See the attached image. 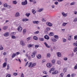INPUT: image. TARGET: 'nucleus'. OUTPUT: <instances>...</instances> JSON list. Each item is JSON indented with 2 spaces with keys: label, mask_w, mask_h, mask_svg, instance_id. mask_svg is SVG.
I'll list each match as a JSON object with an SVG mask.
<instances>
[{
  "label": "nucleus",
  "mask_w": 77,
  "mask_h": 77,
  "mask_svg": "<svg viewBox=\"0 0 77 77\" xmlns=\"http://www.w3.org/2000/svg\"><path fill=\"white\" fill-rule=\"evenodd\" d=\"M6 69L7 70H9V65H7V68Z\"/></svg>",
  "instance_id": "6e6d98bb"
},
{
  "label": "nucleus",
  "mask_w": 77,
  "mask_h": 77,
  "mask_svg": "<svg viewBox=\"0 0 77 77\" xmlns=\"http://www.w3.org/2000/svg\"><path fill=\"white\" fill-rule=\"evenodd\" d=\"M61 14L62 15H63L64 17H66V16H67L68 15V14H65V13L64 12L62 13Z\"/></svg>",
  "instance_id": "423d86ee"
},
{
  "label": "nucleus",
  "mask_w": 77,
  "mask_h": 77,
  "mask_svg": "<svg viewBox=\"0 0 77 77\" xmlns=\"http://www.w3.org/2000/svg\"><path fill=\"white\" fill-rule=\"evenodd\" d=\"M63 42H65L66 41V39H65L64 38H62V40Z\"/></svg>",
  "instance_id": "bb28decb"
},
{
  "label": "nucleus",
  "mask_w": 77,
  "mask_h": 77,
  "mask_svg": "<svg viewBox=\"0 0 77 77\" xmlns=\"http://www.w3.org/2000/svg\"><path fill=\"white\" fill-rule=\"evenodd\" d=\"M54 38L56 39H59V36L57 35H54Z\"/></svg>",
  "instance_id": "b1692460"
},
{
  "label": "nucleus",
  "mask_w": 77,
  "mask_h": 77,
  "mask_svg": "<svg viewBox=\"0 0 77 77\" xmlns=\"http://www.w3.org/2000/svg\"><path fill=\"white\" fill-rule=\"evenodd\" d=\"M58 73V71L57 70H56L55 71H53L52 74H57Z\"/></svg>",
  "instance_id": "f8f14e48"
},
{
  "label": "nucleus",
  "mask_w": 77,
  "mask_h": 77,
  "mask_svg": "<svg viewBox=\"0 0 77 77\" xmlns=\"http://www.w3.org/2000/svg\"><path fill=\"white\" fill-rule=\"evenodd\" d=\"M36 53V51L32 52L31 54V57L32 58H34V57H35Z\"/></svg>",
  "instance_id": "f03ea898"
},
{
  "label": "nucleus",
  "mask_w": 77,
  "mask_h": 77,
  "mask_svg": "<svg viewBox=\"0 0 77 77\" xmlns=\"http://www.w3.org/2000/svg\"><path fill=\"white\" fill-rule=\"evenodd\" d=\"M55 62H56V60H53L52 61V63H53V64H54Z\"/></svg>",
  "instance_id": "79ce46f5"
},
{
  "label": "nucleus",
  "mask_w": 77,
  "mask_h": 77,
  "mask_svg": "<svg viewBox=\"0 0 77 77\" xmlns=\"http://www.w3.org/2000/svg\"><path fill=\"white\" fill-rule=\"evenodd\" d=\"M30 15V13H27L25 15L27 17H29V15Z\"/></svg>",
  "instance_id": "2f4dec72"
},
{
  "label": "nucleus",
  "mask_w": 77,
  "mask_h": 77,
  "mask_svg": "<svg viewBox=\"0 0 77 77\" xmlns=\"http://www.w3.org/2000/svg\"><path fill=\"white\" fill-rule=\"evenodd\" d=\"M46 24L47 25V26H49V27H51V26H52V23L49 22H48L46 23Z\"/></svg>",
  "instance_id": "0eeeda50"
},
{
  "label": "nucleus",
  "mask_w": 77,
  "mask_h": 77,
  "mask_svg": "<svg viewBox=\"0 0 77 77\" xmlns=\"http://www.w3.org/2000/svg\"><path fill=\"white\" fill-rule=\"evenodd\" d=\"M31 39H32V38H31V37H29L28 38L26 39L27 41H29V40H30Z\"/></svg>",
  "instance_id": "e433bc0d"
},
{
  "label": "nucleus",
  "mask_w": 77,
  "mask_h": 77,
  "mask_svg": "<svg viewBox=\"0 0 77 77\" xmlns=\"http://www.w3.org/2000/svg\"><path fill=\"white\" fill-rule=\"evenodd\" d=\"M66 70H67V68H64L63 69V71L64 72H65L66 71Z\"/></svg>",
  "instance_id": "a18cd8bd"
},
{
  "label": "nucleus",
  "mask_w": 77,
  "mask_h": 77,
  "mask_svg": "<svg viewBox=\"0 0 77 77\" xmlns=\"http://www.w3.org/2000/svg\"><path fill=\"white\" fill-rule=\"evenodd\" d=\"M74 69H77V64L74 67Z\"/></svg>",
  "instance_id": "680f3d73"
},
{
  "label": "nucleus",
  "mask_w": 77,
  "mask_h": 77,
  "mask_svg": "<svg viewBox=\"0 0 77 77\" xmlns=\"http://www.w3.org/2000/svg\"><path fill=\"white\" fill-rule=\"evenodd\" d=\"M57 54L58 57H60L61 56V54L60 52L57 53Z\"/></svg>",
  "instance_id": "2eb2a0df"
},
{
  "label": "nucleus",
  "mask_w": 77,
  "mask_h": 77,
  "mask_svg": "<svg viewBox=\"0 0 77 77\" xmlns=\"http://www.w3.org/2000/svg\"><path fill=\"white\" fill-rule=\"evenodd\" d=\"M49 36H54V33L53 32H51L49 33Z\"/></svg>",
  "instance_id": "4be33fe9"
},
{
  "label": "nucleus",
  "mask_w": 77,
  "mask_h": 77,
  "mask_svg": "<svg viewBox=\"0 0 77 77\" xmlns=\"http://www.w3.org/2000/svg\"><path fill=\"white\" fill-rule=\"evenodd\" d=\"M9 33L6 32H5V33L4 34V35L5 36H9Z\"/></svg>",
  "instance_id": "ddd939ff"
},
{
  "label": "nucleus",
  "mask_w": 77,
  "mask_h": 77,
  "mask_svg": "<svg viewBox=\"0 0 77 77\" xmlns=\"http://www.w3.org/2000/svg\"><path fill=\"white\" fill-rule=\"evenodd\" d=\"M77 21V18H75L74 20V22H76Z\"/></svg>",
  "instance_id": "4d7b16f0"
},
{
  "label": "nucleus",
  "mask_w": 77,
  "mask_h": 77,
  "mask_svg": "<svg viewBox=\"0 0 77 77\" xmlns=\"http://www.w3.org/2000/svg\"><path fill=\"white\" fill-rule=\"evenodd\" d=\"M57 63L58 65H60V64H61V62L60 61L58 60L57 61Z\"/></svg>",
  "instance_id": "a19ab883"
},
{
  "label": "nucleus",
  "mask_w": 77,
  "mask_h": 77,
  "mask_svg": "<svg viewBox=\"0 0 77 77\" xmlns=\"http://www.w3.org/2000/svg\"><path fill=\"white\" fill-rule=\"evenodd\" d=\"M39 32L38 31H37L35 32H34V34H38L39 33Z\"/></svg>",
  "instance_id": "de8ad7c7"
},
{
  "label": "nucleus",
  "mask_w": 77,
  "mask_h": 77,
  "mask_svg": "<svg viewBox=\"0 0 77 77\" xmlns=\"http://www.w3.org/2000/svg\"><path fill=\"white\" fill-rule=\"evenodd\" d=\"M43 10V8H40L39 10H38V11L39 12H42V11Z\"/></svg>",
  "instance_id": "473e14b6"
},
{
  "label": "nucleus",
  "mask_w": 77,
  "mask_h": 77,
  "mask_svg": "<svg viewBox=\"0 0 77 77\" xmlns=\"http://www.w3.org/2000/svg\"><path fill=\"white\" fill-rule=\"evenodd\" d=\"M29 19H27V18H24L23 19H22V21H23V22H24V21H29Z\"/></svg>",
  "instance_id": "dca6fc26"
},
{
  "label": "nucleus",
  "mask_w": 77,
  "mask_h": 77,
  "mask_svg": "<svg viewBox=\"0 0 77 77\" xmlns=\"http://www.w3.org/2000/svg\"><path fill=\"white\" fill-rule=\"evenodd\" d=\"M22 27L21 26H19L17 28V30L19 32H21V31L22 30Z\"/></svg>",
  "instance_id": "20e7f679"
},
{
  "label": "nucleus",
  "mask_w": 77,
  "mask_h": 77,
  "mask_svg": "<svg viewBox=\"0 0 77 77\" xmlns=\"http://www.w3.org/2000/svg\"><path fill=\"white\" fill-rule=\"evenodd\" d=\"M44 44L45 45L46 47L47 48H50V47L47 44L46 42H45L44 43Z\"/></svg>",
  "instance_id": "9d476101"
},
{
  "label": "nucleus",
  "mask_w": 77,
  "mask_h": 77,
  "mask_svg": "<svg viewBox=\"0 0 77 77\" xmlns=\"http://www.w3.org/2000/svg\"><path fill=\"white\" fill-rule=\"evenodd\" d=\"M33 3L35 5V4H36V1L35 0H33Z\"/></svg>",
  "instance_id": "0e129e2a"
},
{
  "label": "nucleus",
  "mask_w": 77,
  "mask_h": 77,
  "mask_svg": "<svg viewBox=\"0 0 77 77\" xmlns=\"http://www.w3.org/2000/svg\"><path fill=\"white\" fill-rule=\"evenodd\" d=\"M39 41H44V38H39Z\"/></svg>",
  "instance_id": "c85d7f7f"
},
{
  "label": "nucleus",
  "mask_w": 77,
  "mask_h": 77,
  "mask_svg": "<svg viewBox=\"0 0 77 77\" xmlns=\"http://www.w3.org/2000/svg\"><path fill=\"white\" fill-rule=\"evenodd\" d=\"M20 16V13L18 12L16 13L15 15V16L16 17H18Z\"/></svg>",
  "instance_id": "6e6552de"
},
{
  "label": "nucleus",
  "mask_w": 77,
  "mask_h": 77,
  "mask_svg": "<svg viewBox=\"0 0 77 77\" xmlns=\"http://www.w3.org/2000/svg\"><path fill=\"white\" fill-rule=\"evenodd\" d=\"M55 5H57L58 4V2H54Z\"/></svg>",
  "instance_id": "338daca9"
},
{
  "label": "nucleus",
  "mask_w": 77,
  "mask_h": 77,
  "mask_svg": "<svg viewBox=\"0 0 77 77\" xmlns=\"http://www.w3.org/2000/svg\"><path fill=\"white\" fill-rule=\"evenodd\" d=\"M20 44L22 45H25V43H24V42L23 41H21Z\"/></svg>",
  "instance_id": "f3484780"
},
{
  "label": "nucleus",
  "mask_w": 77,
  "mask_h": 77,
  "mask_svg": "<svg viewBox=\"0 0 77 77\" xmlns=\"http://www.w3.org/2000/svg\"><path fill=\"white\" fill-rule=\"evenodd\" d=\"M3 54L5 56H6V54H7V53L6 52H4L3 53Z\"/></svg>",
  "instance_id": "69168bd1"
},
{
  "label": "nucleus",
  "mask_w": 77,
  "mask_h": 77,
  "mask_svg": "<svg viewBox=\"0 0 77 77\" xmlns=\"http://www.w3.org/2000/svg\"><path fill=\"white\" fill-rule=\"evenodd\" d=\"M7 65V63H4L3 64V68H5V66H6Z\"/></svg>",
  "instance_id": "aec40b11"
},
{
  "label": "nucleus",
  "mask_w": 77,
  "mask_h": 77,
  "mask_svg": "<svg viewBox=\"0 0 77 77\" xmlns=\"http://www.w3.org/2000/svg\"><path fill=\"white\" fill-rule=\"evenodd\" d=\"M71 36H69L68 38L69 41H70L71 40Z\"/></svg>",
  "instance_id": "bf43d9fd"
},
{
  "label": "nucleus",
  "mask_w": 77,
  "mask_h": 77,
  "mask_svg": "<svg viewBox=\"0 0 77 77\" xmlns=\"http://www.w3.org/2000/svg\"><path fill=\"white\" fill-rule=\"evenodd\" d=\"M13 75L15 76H16V75H18V73L14 72L13 73Z\"/></svg>",
  "instance_id": "864d4df0"
},
{
  "label": "nucleus",
  "mask_w": 77,
  "mask_h": 77,
  "mask_svg": "<svg viewBox=\"0 0 77 77\" xmlns=\"http://www.w3.org/2000/svg\"><path fill=\"white\" fill-rule=\"evenodd\" d=\"M11 38L12 39H15L16 38L15 36L14 35H12L11 36Z\"/></svg>",
  "instance_id": "5fc2aeb1"
},
{
  "label": "nucleus",
  "mask_w": 77,
  "mask_h": 77,
  "mask_svg": "<svg viewBox=\"0 0 77 77\" xmlns=\"http://www.w3.org/2000/svg\"><path fill=\"white\" fill-rule=\"evenodd\" d=\"M7 8H8V9H10V8H11V5H7Z\"/></svg>",
  "instance_id": "13d9d810"
},
{
  "label": "nucleus",
  "mask_w": 77,
  "mask_h": 77,
  "mask_svg": "<svg viewBox=\"0 0 77 77\" xmlns=\"http://www.w3.org/2000/svg\"><path fill=\"white\" fill-rule=\"evenodd\" d=\"M0 50H3V48L2 45H0Z\"/></svg>",
  "instance_id": "37998d69"
},
{
  "label": "nucleus",
  "mask_w": 77,
  "mask_h": 77,
  "mask_svg": "<svg viewBox=\"0 0 77 77\" xmlns=\"http://www.w3.org/2000/svg\"><path fill=\"white\" fill-rule=\"evenodd\" d=\"M37 59H40L41 58V54H39L37 56Z\"/></svg>",
  "instance_id": "a211bd4d"
},
{
  "label": "nucleus",
  "mask_w": 77,
  "mask_h": 77,
  "mask_svg": "<svg viewBox=\"0 0 77 77\" xmlns=\"http://www.w3.org/2000/svg\"><path fill=\"white\" fill-rule=\"evenodd\" d=\"M73 45L75 46H77V43H74L73 44Z\"/></svg>",
  "instance_id": "8fccbe9b"
},
{
  "label": "nucleus",
  "mask_w": 77,
  "mask_h": 77,
  "mask_svg": "<svg viewBox=\"0 0 77 77\" xmlns=\"http://www.w3.org/2000/svg\"><path fill=\"white\" fill-rule=\"evenodd\" d=\"M46 66L48 68H50L52 66V64L51 63H48L47 64Z\"/></svg>",
  "instance_id": "39448f33"
},
{
  "label": "nucleus",
  "mask_w": 77,
  "mask_h": 77,
  "mask_svg": "<svg viewBox=\"0 0 77 77\" xmlns=\"http://www.w3.org/2000/svg\"><path fill=\"white\" fill-rule=\"evenodd\" d=\"M33 38L35 39V40L36 41H37V40L38 39V37L36 36H34L33 37Z\"/></svg>",
  "instance_id": "5701e85b"
},
{
  "label": "nucleus",
  "mask_w": 77,
  "mask_h": 77,
  "mask_svg": "<svg viewBox=\"0 0 77 77\" xmlns=\"http://www.w3.org/2000/svg\"><path fill=\"white\" fill-rule=\"evenodd\" d=\"M77 51V47H75L74 49V51L75 52H76Z\"/></svg>",
  "instance_id": "c756f323"
},
{
  "label": "nucleus",
  "mask_w": 77,
  "mask_h": 77,
  "mask_svg": "<svg viewBox=\"0 0 77 77\" xmlns=\"http://www.w3.org/2000/svg\"><path fill=\"white\" fill-rule=\"evenodd\" d=\"M20 77H24V74H23V73H21Z\"/></svg>",
  "instance_id": "774afa93"
},
{
  "label": "nucleus",
  "mask_w": 77,
  "mask_h": 77,
  "mask_svg": "<svg viewBox=\"0 0 77 77\" xmlns=\"http://www.w3.org/2000/svg\"><path fill=\"white\" fill-rule=\"evenodd\" d=\"M63 60H64L66 61L67 60H68V58L67 57L64 58Z\"/></svg>",
  "instance_id": "603ef678"
},
{
  "label": "nucleus",
  "mask_w": 77,
  "mask_h": 77,
  "mask_svg": "<svg viewBox=\"0 0 77 77\" xmlns=\"http://www.w3.org/2000/svg\"><path fill=\"white\" fill-rule=\"evenodd\" d=\"M67 23H63L62 24V26L63 27H65V26H66V25L67 24Z\"/></svg>",
  "instance_id": "cd10ccee"
},
{
  "label": "nucleus",
  "mask_w": 77,
  "mask_h": 77,
  "mask_svg": "<svg viewBox=\"0 0 77 77\" xmlns=\"http://www.w3.org/2000/svg\"><path fill=\"white\" fill-rule=\"evenodd\" d=\"M32 12L33 14H35L36 12V11L35 10V9H32Z\"/></svg>",
  "instance_id": "a878e982"
},
{
  "label": "nucleus",
  "mask_w": 77,
  "mask_h": 77,
  "mask_svg": "<svg viewBox=\"0 0 77 77\" xmlns=\"http://www.w3.org/2000/svg\"><path fill=\"white\" fill-rule=\"evenodd\" d=\"M36 63H29V68H32V67L36 66Z\"/></svg>",
  "instance_id": "f257e3e1"
},
{
  "label": "nucleus",
  "mask_w": 77,
  "mask_h": 77,
  "mask_svg": "<svg viewBox=\"0 0 77 77\" xmlns=\"http://www.w3.org/2000/svg\"><path fill=\"white\" fill-rule=\"evenodd\" d=\"M3 6H4V7H5V8H6L7 6H8V4L6 3H4L3 4Z\"/></svg>",
  "instance_id": "412c9836"
},
{
  "label": "nucleus",
  "mask_w": 77,
  "mask_h": 77,
  "mask_svg": "<svg viewBox=\"0 0 77 77\" xmlns=\"http://www.w3.org/2000/svg\"><path fill=\"white\" fill-rule=\"evenodd\" d=\"M16 56V54L14 53H13L12 56V58H14V57H15Z\"/></svg>",
  "instance_id": "72a5a7b5"
},
{
  "label": "nucleus",
  "mask_w": 77,
  "mask_h": 77,
  "mask_svg": "<svg viewBox=\"0 0 77 77\" xmlns=\"http://www.w3.org/2000/svg\"><path fill=\"white\" fill-rule=\"evenodd\" d=\"M38 47H39V45H35V48H37Z\"/></svg>",
  "instance_id": "09e8293b"
},
{
  "label": "nucleus",
  "mask_w": 77,
  "mask_h": 77,
  "mask_svg": "<svg viewBox=\"0 0 77 77\" xmlns=\"http://www.w3.org/2000/svg\"><path fill=\"white\" fill-rule=\"evenodd\" d=\"M50 53H48L47 54V57H50Z\"/></svg>",
  "instance_id": "58836bf2"
},
{
  "label": "nucleus",
  "mask_w": 77,
  "mask_h": 77,
  "mask_svg": "<svg viewBox=\"0 0 77 77\" xmlns=\"http://www.w3.org/2000/svg\"><path fill=\"white\" fill-rule=\"evenodd\" d=\"M44 38L47 40H48L50 39V37L47 35H46L44 36Z\"/></svg>",
  "instance_id": "1a4fd4ad"
},
{
  "label": "nucleus",
  "mask_w": 77,
  "mask_h": 77,
  "mask_svg": "<svg viewBox=\"0 0 77 77\" xmlns=\"http://www.w3.org/2000/svg\"><path fill=\"white\" fill-rule=\"evenodd\" d=\"M39 21H33V24H38Z\"/></svg>",
  "instance_id": "4468645a"
},
{
  "label": "nucleus",
  "mask_w": 77,
  "mask_h": 77,
  "mask_svg": "<svg viewBox=\"0 0 77 77\" xmlns=\"http://www.w3.org/2000/svg\"><path fill=\"white\" fill-rule=\"evenodd\" d=\"M26 29H23V35H25L26 34Z\"/></svg>",
  "instance_id": "7c9ffc66"
},
{
  "label": "nucleus",
  "mask_w": 77,
  "mask_h": 77,
  "mask_svg": "<svg viewBox=\"0 0 77 77\" xmlns=\"http://www.w3.org/2000/svg\"><path fill=\"white\" fill-rule=\"evenodd\" d=\"M21 4L23 6H25V5H26L27 4V1L26 0L24 2H22Z\"/></svg>",
  "instance_id": "7ed1b4c3"
},
{
  "label": "nucleus",
  "mask_w": 77,
  "mask_h": 77,
  "mask_svg": "<svg viewBox=\"0 0 77 77\" xmlns=\"http://www.w3.org/2000/svg\"><path fill=\"white\" fill-rule=\"evenodd\" d=\"M33 45H32V44H29L28 45V48H31V47H33Z\"/></svg>",
  "instance_id": "6ab92c4d"
},
{
  "label": "nucleus",
  "mask_w": 77,
  "mask_h": 77,
  "mask_svg": "<svg viewBox=\"0 0 77 77\" xmlns=\"http://www.w3.org/2000/svg\"><path fill=\"white\" fill-rule=\"evenodd\" d=\"M51 41L52 42H56V41H57V39H56L55 38H52L51 39Z\"/></svg>",
  "instance_id": "9b49d317"
},
{
  "label": "nucleus",
  "mask_w": 77,
  "mask_h": 77,
  "mask_svg": "<svg viewBox=\"0 0 77 77\" xmlns=\"http://www.w3.org/2000/svg\"><path fill=\"white\" fill-rule=\"evenodd\" d=\"M13 3L14 5H16L17 3V2L16 1H14Z\"/></svg>",
  "instance_id": "4c0bfd02"
},
{
  "label": "nucleus",
  "mask_w": 77,
  "mask_h": 77,
  "mask_svg": "<svg viewBox=\"0 0 77 77\" xmlns=\"http://www.w3.org/2000/svg\"><path fill=\"white\" fill-rule=\"evenodd\" d=\"M63 73H61L60 74V77H63Z\"/></svg>",
  "instance_id": "ea45409f"
},
{
  "label": "nucleus",
  "mask_w": 77,
  "mask_h": 77,
  "mask_svg": "<svg viewBox=\"0 0 77 77\" xmlns=\"http://www.w3.org/2000/svg\"><path fill=\"white\" fill-rule=\"evenodd\" d=\"M75 2H73L71 3H70V5H75Z\"/></svg>",
  "instance_id": "c03bdc74"
},
{
  "label": "nucleus",
  "mask_w": 77,
  "mask_h": 77,
  "mask_svg": "<svg viewBox=\"0 0 77 77\" xmlns=\"http://www.w3.org/2000/svg\"><path fill=\"white\" fill-rule=\"evenodd\" d=\"M50 30V28L47 27L46 29V32H48Z\"/></svg>",
  "instance_id": "f704fd0d"
},
{
  "label": "nucleus",
  "mask_w": 77,
  "mask_h": 77,
  "mask_svg": "<svg viewBox=\"0 0 77 77\" xmlns=\"http://www.w3.org/2000/svg\"><path fill=\"white\" fill-rule=\"evenodd\" d=\"M43 72L44 74H47V72L46 71H44Z\"/></svg>",
  "instance_id": "e2e57ef3"
},
{
  "label": "nucleus",
  "mask_w": 77,
  "mask_h": 77,
  "mask_svg": "<svg viewBox=\"0 0 77 77\" xmlns=\"http://www.w3.org/2000/svg\"><path fill=\"white\" fill-rule=\"evenodd\" d=\"M8 26H4L3 27V29H4V30H6V29H8Z\"/></svg>",
  "instance_id": "393cba45"
},
{
  "label": "nucleus",
  "mask_w": 77,
  "mask_h": 77,
  "mask_svg": "<svg viewBox=\"0 0 77 77\" xmlns=\"http://www.w3.org/2000/svg\"><path fill=\"white\" fill-rule=\"evenodd\" d=\"M54 1H58V2H63L64 0H53Z\"/></svg>",
  "instance_id": "c9c22d12"
},
{
  "label": "nucleus",
  "mask_w": 77,
  "mask_h": 77,
  "mask_svg": "<svg viewBox=\"0 0 77 77\" xmlns=\"http://www.w3.org/2000/svg\"><path fill=\"white\" fill-rule=\"evenodd\" d=\"M75 74L74 73L72 74L71 75V77H74L75 75Z\"/></svg>",
  "instance_id": "052dcab7"
},
{
  "label": "nucleus",
  "mask_w": 77,
  "mask_h": 77,
  "mask_svg": "<svg viewBox=\"0 0 77 77\" xmlns=\"http://www.w3.org/2000/svg\"><path fill=\"white\" fill-rule=\"evenodd\" d=\"M74 39H75V40H77V35L75 36H74Z\"/></svg>",
  "instance_id": "3c124183"
},
{
  "label": "nucleus",
  "mask_w": 77,
  "mask_h": 77,
  "mask_svg": "<svg viewBox=\"0 0 77 77\" xmlns=\"http://www.w3.org/2000/svg\"><path fill=\"white\" fill-rule=\"evenodd\" d=\"M11 77V75L10 74H8L6 75V77Z\"/></svg>",
  "instance_id": "49530a36"
}]
</instances>
